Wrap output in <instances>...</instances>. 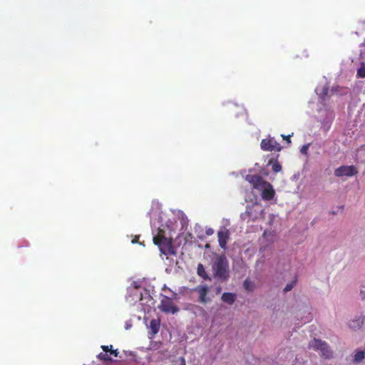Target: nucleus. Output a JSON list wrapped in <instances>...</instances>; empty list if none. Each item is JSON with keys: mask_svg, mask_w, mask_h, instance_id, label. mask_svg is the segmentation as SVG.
Wrapping results in <instances>:
<instances>
[{"mask_svg": "<svg viewBox=\"0 0 365 365\" xmlns=\"http://www.w3.org/2000/svg\"><path fill=\"white\" fill-rule=\"evenodd\" d=\"M245 180L251 184L253 189L261 192V197L264 200H271L275 195V191L272 185L264 180L262 177L258 175H247Z\"/></svg>", "mask_w": 365, "mask_h": 365, "instance_id": "f257e3e1", "label": "nucleus"}, {"mask_svg": "<svg viewBox=\"0 0 365 365\" xmlns=\"http://www.w3.org/2000/svg\"><path fill=\"white\" fill-rule=\"evenodd\" d=\"M212 269L213 277L221 282H225L229 278V264L225 255H219L215 259Z\"/></svg>", "mask_w": 365, "mask_h": 365, "instance_id": "f03ea898", "label": "nucleus"}, {"mask_svg": "<svg viewBox=\"0 0 365 365\" xmlns=\"http://www.w3.org/2000/svg\"><path fill=\"white\" fill-rule=\"evenodd\" d=\"M153 242L157 245L160 252L165 255H175L176 252L173 245V240L165 236L164 230L159 229L158 234L153 237Z\"/></svg>", "mask_w": 365, "mask_h": 365, "instance_id": "7ed1b4c3", "label": "nucleus"}, {"mask_svg": "<svg viewBox=\"0 0 365 365\" xmlns=\"http://www.w3.org/2000/svg\"><path fill=\"white\" fill-rule=\"evenodd\" d=\"M311 346L314 350L321 351L322 356L325 359L332 357V351L327 342L314 339Z\"/></svg>", "mask_w": 365, "mask_h": 365, "instance_id": "20e7f679", "label": "nucleus"}, {"mask_svg": "<svg viewBox=\"0 0 365 365\" xmlns=\"http://www.w3.org/2000/svg\"><path fill=\"white\" fill-rule=\"evenodd\" d=\"M101 349H103V352L100 353L97 356L98 359L101 361L110 362L112 361V359L110 358V355H113L115 357H117L118 355V349H113L112 345H102Z\"/></svg>", "mask_w": 365, "mask_h": 365, "instance_id": "39448f33", "label": "nucleus"}, {"mask_svg": "<svg viewBox=\"0 0 365 365\" xmlns=\"http://www.w3.org/2000/svg\"><path fill=\"white\" fill-rule=\"evenodd\" d=\"M159 309L165 313H172L175 314L178 312L179 309L175 304L173 300L168 297H165L161 301L159 305Z\"/></svg>", "mask_w": 365, "mask_h": 365, "instance_id": "423d86ee", "label": "nucleus"}, {"mask_svg": "<svg viewBox=\"0 0 365 365\" xmlns=\"http://www.w3.org/2000/svg\"><path fill=\"white\" fill-rule=\"evenodd\" d=\"M357 173V170L354 165H342L334 170V175L336 177H351Z\"/></svg>", "mask_w": 365, "mask_h": 365, "instance_id": "0eeeda50", "label": "nucleus"}, {"mask_svg": "<svg viewBox=\"0 0 365 365\" xmlns=\"http://www.w3.org/2000/svg\"><path fill=\"white\" fill-rule=\"evenodd\" d=\"M260 146L264 151H279L282 149L281 145L273 138L263 139L261 141Z\"/></svg>", "mask_w": 365, "mask_h": 365, "instance_id": "6e6552de", "label": "nucleus"}, {"mask_svg": "<svg viewBox=\"0 0 365 365\" xmlns=\"http://www.w3.org/2000/svg\"><path fill=\"white\" fill-rule=\"evenodd\" d=\"M217 237L220 247L222 249L225 250L227 247V240L230 238L229 230L226 228H224L223 230L218 231Z\"/></svg>", "mask_w": 365, "mask_h": 365, "instance_id": "1a4fd4ad", "label": "nucleus"}, {"mask_svg": "<svg viewBox=\"0 0 365 365\" xmlns=\"http://www.w3.org/2000/svg\"><path fill=\"white\" fill-rule=\"evenodd\" d=\"M195 291L197 292L199 294L198 302H200V303H203V304H206L208 302H210V299L207 296L208 294V291H209L207 286H205V285L197 286L195 288Z\"/></svg>", "mask_w": 365, "mask_h": 365, "instance_id": "9d476101", "label": "nucleus"}, {"mask_svg": "<svg viewBox=\"0 0 365 365\" xmlns=\"http://www.w3.org/2000/svg\"><path fill=\"white\" fill-rule=\"evenodd\" d=\"M236 298V294L231 292H224L221 297L222 301L229 305L233 304Z\"/></svg>", "mask_w": 365, "mask_h": 365, "instance_id": "9b49d317", "label": "nucleus"}, {"mask_svg": "<svg viewBox=\"0 0 365 365\" xmlns=\"http://www.w3.org/2000/svg\"><path fill=\"white\" fill-rule=\"evenodd\" d=\"M197 273L203 279L211 280V278L207 275L203 264L201 263L197 265Z\"/></svg>", "mask_w": 365, "mask_h": 365, "instance_id": "f8f14e48", "label": "nucleus"}, {"mask_svg": "<svg viewBox=\"0 0 365 365\" xmlns=\"http://www.w3.org/2000/svg\"><path fill=\"white\" fill-rule=\"evenodd\" d=\"M257 208H260L258 204H252L251 205H248L246 207V214L249 217H252L255 219L257 217V215H254L252 211H257Z\"/></svg>", "mask_w": 365, "mask_h": 365, "instance_id": "ddd939ff", "label": "nucleus"}, {"mask_svg": "<svg viewBox=\"0 0 365 365\" xmlns=\"http://www.w3.org/2000/svg\"><path fill=\"white\" fill-rule=\"evenodd\" d=\"M150 327L152 335L156 334L159 331L160 322L156 319H152L150 322Z\"/></svg>", "mask_w": 365, "mask_h": 365, "instance_id": "4468645a", "label": "nucleus"}, {"mask_svg": "<svg viewBox=\"0 0 365 365\" xmlns=\"http://www.w3.org/2000/svg\"><path fill=\"white\" fill-rule=\"evenodd\" d=\"M363 324V321L359 318L353 319L349 322V327L353 329H358L361 328Z\"/></svg>", "mask_w": 365, "mask_h": 365, "instance_id": "2eb2a0df", "label": "nucleus"}, {"mask_svg": "<svg viewBox=\"0 0 365 365\" xmlns=\"http://www.w3.org/2000/svg\"><path fill=\"white\" fill-rule=\"evenodd\" d=\"M365 357V352L363 351H356L354 354V361L356 362H361Z\"/></svg>", "mask_w": 365, "mask_h": 365, "instance_id": "dca6fc26", "label": "nucleus"}, {"mask_svg": "<svg viewBox=\"0 0 365 365\" xmlns=\"http://www.w3.org/2000/svg\"><path fill=\"white\" fill-rule=\"evenodd\" d=\"M357 76L359 78H365V63H362L360 68H358Z\"/></svg>", "mask_w": 365, "mask_h": 365, "instance_id": "f3484780", "label": "nucleus"}, {"mask_svg": "<svg viewBox=\"0 0 365 365\" xmlns=\"http://www.w3.org/2000/svg\"><path fill=\"white\" fill-rule=\"evenodd\" d=\"M272 169L273 172L277 173H279V172L281 171L282 166H281V165L277 161H275L272 164Z\"/></svg>", "mask_w": 365, "mask_h": 365, "instance_id": "a211bd4d", "label": "nucleus"}, {"mask_svg": "<svg viewBox=\"0 0 365 365\" xmlns=\"http://www.w3.org/2000/svg\"><path fill=\"white\" fill-rule=\"evenodd\" d=\"M294 284H295V281H293V282H290V283H288V284L285 286V287H284V292H289V291L292 290V289L293 288V287H294Z\"/></svg>", "mask_w": 365, "mask_h": 365, "instance_id": "6ab92c4d", "label": "nucleus"}, {"mask_svg": "<svg viewBox=\"0 0 365 365\" xmlns=\"http://www.w3.org/2000/svg\"><path fill=\"white\" fill-rule=\"evenodd\" d=\"M250 284H251V282L248 279H245L243 283L244 287L246 289L250 290Z\"/></svg>", "mask_w": 365, "mask_h": 365, "instance_id": "aec40b11", "label": "nucleus"}, {"mask_svg": "<svg viewBox=\"0 0 365 365\" xmlns=\"http://www.w3.org/2000/svg\"><path fill=\"white\" fill-rule=\"evenodd\" d=\"M205 234L207 235V236H210L214 234V230L212 228H207L205 230Z\"/></svg>", "mask_w": 365, "mask_h": 365, "instance_id": "412c9836", "label": "nucleus"}, {"mask_svg": "<svg viewBox=\"0 0 365 365\" xmlns=\"http://www.w3.org/2000/svg\"><path fill=\"white\" fill-rule=\"evenodd\" d=\"M309 148V145H304L301 148V153L303 154H307V150Z\"/></svg>", "mask_w": 365, "mask_h": 365, "instance_id": "4be33fe9", "label": "nucleus"}, {"mask_svg": "<svg viewBox=\"0 0 365 365\" xmlns=\"http://www.w3.org/2000/svg\"><path fill=\"white\" fill-rule=\"evenodd\" d=\"M282 137L284 140H286L287 141V143H291V140H290V137H291V135H287V136H286V135H282Z\"/></svg>", "mask_w": 365, "mask_h": 365, "instance_id": "5701e85b", "label": "nucleus"}, {"mask_svg": "<svg viewBox=\"0 0 365 365\" xmlns=\"http://www.w3.org/2000/svg\"><path fill=\"white\" fill-rule=\"evenodd\" d=\"M180 360H181L180 365H185V359L181 357Z\"/></svg>", "mask_w": 365, "mask_h": 365, "instance_id": "b1692460", "label": "nucleus"}, {"mask_svg": "<svg viewBox=\"0 0 365 365\" xmlns=\"http://www.w3.org/2000/svg\"><path fill=\"white\" fill-rule=\"evenodd\" d=\"M221 292V287L217 288V293H220Z\"/></svg>", "mask_w": 365, "mask_h": 365, "instance_id": "393cba45", "label": "nucleus"}, {"mask_svg": "<svg viewBox=\"0 0 365 365\" xmlns=\"http://www.w3.org/2000/svg\"><path fill=\"white\" fill-rule=\"evenodd\" d=\"M136 242H137V240H135V239L132 240L133 243H135Z\"/></svg>", "mask_w": 365, "mask_h": 365, "instance_id": "a878e982", "label": "nucleus"}]
</instances>
